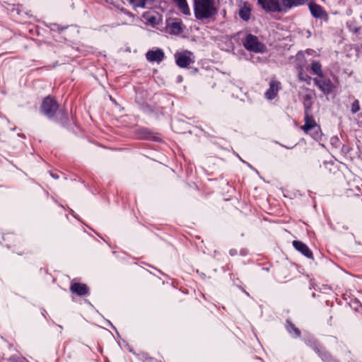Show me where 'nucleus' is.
Masks as SVG:
<instances>
[{
	"label": "nucleus",
	"mask_w": 362,
	"mask_h": 362,
	"mask_svg": "<svg viewBox=\"0 0 362 362\" xmlns=\"http://www.w3.org/2000/svg\"><path fill=\"white\" fill-rule=\"evenodd\" d=\"M217 0H194V13L197 20L204 21L217 14Z\"/></svg>",
	"instance_id": "1"
},
{
	"label": "nucleus",
	"mask_w": 362,
	"mask_h": 362,
	"mask_svg": "<svg viewBox=\"0 0 362 362\" xmlns=\"http://www.w3.org/2000/svg\"><path fill=\"white\" fill-rule=\"evenodd\" d=\"M305 124L301 127V129L315 140H319L322 136L320 127L316 123L315 119L309 113V108L305 107Z\"/></svg>",
	"instance_id": "2"
},
{
	"label": "nucleus",
	"mask_w": 362,
	"mask_h": 362,
	"mask_svg": "<svg viewBox=\"0 0 362 362\" xmlns=\"http://www.w3.org/2000/svg\"><path fill=\"white\" fill-rule=\"evenodd\" d=\"M243 45L247 50L255 53H263L266 50L265 45L259 42L257 36L250 33L247 34L243 40Z\"/></svg>",
	"instance_id": "3"
},
{
	"label": "nucleus",
	"mask_w": 362,
	"mask_h": 362,
	"mask_svg": "<svg viewBox=\"0 0 362 362\" xmlns=\"http://www.w3.org/2000/svg\"><path fill=\"white\" fill-rule=\"evenodd\" d=\"M59 110L58 103L49 96L46 97L42 103L41 111L48 118L53 119Z\"/></svg>",
	"instance_id": "4"
},
{
	"label": "nucleus",
	"mask_w": 362,
	"mask_h": 362,
	"mask_svg": "<svg viewBox=\"0 0 362 362\" xmlns=\"http://www.w3.org/2000/svg\"><path fill=\"white\" fill-rule=\"evenodd\" d=\"M174 57L176 64L180 68H187L194 62L193 53L188 50L177 52L174 54Z\"/></svg>",
	"instance_id": "5"
},
{
	"label": "nucleus",
	"mask_w": 362,
	"mask_h": 362,
	"mask_svg": "<svg viewBox=\"0 0 362 362\" xmlns=\"http://www.w3.org/2000/svg\"><path fill=\"white\" fill-rule=\"evenodd\" d=\"M313 81L315 85L325 95H329L334 90L335 86L332 83L330 78L325 77L324 75L318 78H315Z\"/></svg>",
	"instance_id": "6"
},
{
	"label": "nucleus",
	"mask_w": 362,
	"mask_h": 362,
	"mask_svg": "<svg viewBox=\"0 0 362 362\" xmlns=\"http://www.w3.org/2000/svg\"><path fill=\"white\" fill-rule=\"evenodd\" d=\"M135 136L139 139L149 140L153 141H158L160 140V136L158 133L146 127H139L135 130Z\"/></svg>",
	"instance_id": "7"
},
{
	"label": "nucleus",
	"mask_w": 362,
	"mask_h": 362,
	"mask_svg": "<svg viewBox=\"0 0 362 362\" xmlns=\"http://www.w3.org/2000/svg\"><path fill=\"white\" fill-rule=\"evenodd\" d=\"M261 8L267 12H282L281 0H257Z\"/></svg>",
	"instance_id": "8"
},
{
	"label": "nucleus",
	"mask_w": 362,
	"mask_h": 362,
	"mask_svg": "<svg viewBox=\"0 0 362 362\" xmlns=\"http://www.w3.org/2000/svg\"><path fill=\"white\" fill-rule=\"evenodd\" d=\"M308 7L312 16L314 18L322 19L325 22L328 21V14L320 5L310 2L308 4Z\"/></svg>",
	"instance_id": "9"
},
{
	"label": "nucleus",
	"mask_w": 362,
	"mask_h": 362,
	"mask_svg": "<svg viewBox=\"0 0 362 362\" xmlns=\"http://www.w3.org/2000/svg\"><path fill=\"white\" fill-rule=\"evenodd\" d=\"M281 89V83L275 79H272L269 82V88L265 92V98L268 100H273L277 96L279 90Z\"/></svg>",
	"instance_id": "10"
},
{
	"label": "nucleus",
	"mask_w": 362,
	"mask_h": 362,
	"mask_svg": "<svg viewBox=\"0 0 362 362\" xmlns=\"http://www.w3.org/2000/svg\"><path fill=\"white\" fill-rule=\"evenodd\" d=\"M292 244L293 247L308 259H313V254L312 251L304 243L300 240H293Z\"/></svg>",
	"instance_id": "11"
},
{
	"label": "nucleus",
	"mask_w": 362,
	"mask_h": 362,
	"mask_svg": "<svg viewBox=\"0 0 362 362\" xmlns=\"http://www.w3.org/2000/svg\"><path fill=\"white\" fill-rule=\"evenodd\" d=\"M146 59L150 62H160L165 57V54L161 49L149 50L146 54Z\"/></svg>",
	"instance_id": "12"
},
{
	"label": "nucleus",
	"mask_w": 362,
	"mask_h": 362,
	"mask_svg": "<svg viewBox=\"0 0 362 362\" xmlns=\"http://www.w3.org/2000/svg\"><path fill=\"white\" fill-rule=\"evenodd\" d=\"M184 25L181 21L168 22L166 25V30L172 35H178L184 30Z\"/></svg>",
	"instance_id": "13"
},
{
	"label": "nucleus",
	"mask_w": 362,
	"mask_h": 362,
	"mask_svg": "<svg viewBox=\"0 0 362 362\" xmlns=\"http://www.w3.org/2000/svg\"><path fill=\"white\" fill-rule=\"evenodd\" d=\"M70 291L73 293L82 296L89 293V288L86 284L81 283H73L70 286Z\"/></svg>",
	"instance_id": "14"
},
{
	"label": "nucleus",
	"mask_w": 362,
	"mask_h": 362,
	"mask_svg": "<svg viewBox=\"0 0 362 362\" xmlns=\"http://www.w3.org/2000/svg\"><path fill=\"white\" fill-rule=\"evenodd\" d=\"M309 0H281L282 12H286L293 7L302 6L308 2Z\"/></svg>",
	"instance_id": "15"
},
{
	"label": "nucleus",
	"mask_w": 362,
	"mask_h": 362,
	"mask_svg": "<svg viewBox=\"0 0 362 362\" xmlns=\"http://www.w3.org/2000/svg\"><path fill=\"white\" fill-rule=\"evenodd\" d=\"M238 14L240 18L243 21H249L251 16L250 6L247 3H245L243 6L240 8Z\"/></svg>",
	"instance_id": "16"
},
{
	"label": "nucleus",
	"mask_w": 362,
	"mask_h": 362,
	"mask_svg": "<svg viewBox=\"0 0 362 362\" xmlns=\"http://www.w3.org/2000/svg\"><path fill=\"white\" fill-rule=\"evenodd\" d=\"M286 328L288 332L294 338L299 337L300 336V331L297 328L294 324L289 320L286 321Z\"/></svg>",
	"instance_id": "17"
},
{
	"label": "nucleus",
	"mask_w": 362,
	"mask_h": 362,
	"mask_svg": "<svg viewBox=\"0 0 362 362\" xmlns=\"http://www.w3.org/2000/svg\"><path fill=\"white\" fill-rule=\"evenodd\" d=\"M309 71L313 74L317 75L318 77H320L322 75H324L322 65L318 61L313 60L311 62Z\"/></svg>",
	"instance_id": "18"
},
{
	"label": "nucleus",
	"mask_w": 362,
	"mask_h": 362,
	"mask_svg": "<svg viewBox=\"0 0 362 362\" xmlns=\"http://www.w3.org/2000/svg\"><path fill=\"white\" fill-rule=\"evenodd\" d=\"M143 17L146 20V23L150 25L155 26L158 25L160 23V18L158 17L157 15L151 14L150 13H145Z\"/></svg>",
	"instance_id": "19"
},
{
	"label": "nucleus",
	"mask_w": 362,
	"mask_h": 362,
	"mask_svg": "<svg viewBox=\"0 0 362 362\" xmlns=\"http://www.w3.org/2000/svg\"><path fill=\"white\" fill-rule=\"evenodd\" d=\"M128 3L134 8H146L148 2H153L154 0H127Z\"/></svg>",
	"instance_id": "20"
},
{
	"label": "nucleus",
	"mask_w": 362,
	"mask_h": 362,
	"mask_svg": "<svg viewBox=\"0 0 362 362\" xmlns=\"http://www.w3.org/2000/svg\"><path fill=\"white\" fill-rule=\"evenodd\" d=\"M305 343L307 346L311 348L315 353L320 352V349L322 346H321L317 340L313 338H309L305 340Z\"/></svg>",
	"instance_id": "21"
},
{
	"label": "nucleus",
	"mask_w": 362,
	"mask_h": 362,
	"mask_svg": "<svg viewBox=\"0 0 362 362\" xmlns=\"http://www.w3.org/2000/svg\"><path fill=\"white\" fill-rule=\"evenodd\" d=\"M320 352H317L316 354L322 358V360L325 362H332V357L331 354L325 349V347L322 346L320 349Z\"/></svg>",
	"instance_id": "22"
},
{
	"label": "nucleus",
	"mask_w": 362,
	"mask_h": 362,
	"mask_svg": "<svg viewBox=\"0 0 362 362\" xmlns=\"http://www.w3.org/2000/svg\"><path fill=\"white\" fill-rule=\"evenodd\" d=\"M176 5L183 14L189 15L190 13V10L186 0H180Z\"/></svg>",
	"instance_id": "23"
},
{
	"label": "nucleus",
	"mask_w": 362,
	"mask_h": 362,
	"mask_svg": "<svg viewBox=\"0 0 362 362\" xmlns=\"http://www.w3.org/2000/svg\"><path fill=\"white\" fill-rule=\"evenodd\" d=\"M298 77L300 81H304L308 85L310 83L311 78L305 73L303 68L300 67L298 69Z\"/></svg>",
	"instance_id": "24"
},
{
	"label": "nucleus",
	"mask_w": 362,
	"mask_h": 362,
	"mask_svg": "<svg viewBox=\"0 0 362 362\" xmlns=\"http://www.w3.org/2000/svg\"><path fill=\"white\" fill-rule=\"evenodd\" d=\"M360 110V105H359V102L358 100H355L352 104H351V112L353 113V114H356V112H358V111Z\"/></svg>",
	"instance_id": "25"
},
{
	"label": "nucleus",
	"mask_w": 362,
	"mask_h": 362,
	"mask_svg": "<svg viewBox=\"0 0 362 362\" xmlns=\"http://www.w3.org/2000/svg\"><path fill=\"white\" fill-rule=\"evenodd\" d=\"M331 144L335 147H338V144H339V139L337 136H334L331 138Z\"/></svg>",
	"instance_id": "26"
},
{
	"label": "nucleus",
	"mask_w": 362,
	"mask_h": 362,
	"mask_svg": "<svg viewBox=\"0 0 362 362\" xmlns=\"http://www.w3.org/2000/svg\"><path fill=\"white\" fill-rule=\"evenodd\" d=\"M229 254L230 256H235L238 254L237 250L235 249H230L229 250Z\"/></svg>",
	"instance_id": "27"
},
{
	"label": "nucleus",
	"mask_w": 362,
	"mask_h": 362,
	"mask_svg": "<svg viewBox=\"0 0 362 362\" xmlns=\"http://www.w3.org/2000/svg\"><path fill=\"white\" fill-rule=\"evenodd\" d=\"M59 113H60V114L62 115V116L63 117H64V119H67V118H68V115H67V113H66V112H65L64 111L61 110V111H59Z\"/></svg>",
	"instance_id": "28"
},
{
	"label": "nucleus",
	"mask_w": 362,
	"mask_h": 362,
	"mask_svg": "<svg viewBox=\"0 0 362 362\" xmlns=\"http://www.w3.org/2000/svg\"><path fill=\"white\" fill-rule=\"evenodd\" d=\"M50 175L54 179H58L59 178V175L57 174H56V173H51Z\"/></svg>",
	"instance_id": "29"
},
{
	"label": "nucleus",
	"mask_w": 362,
	"mask_h": 362,
	"mask_svg": "<svg viewBox=\"0 0 362 362\" xmlns=\"http://www.w3.org/2000/svg\"><path fill=\"white\" fill-rule=\"evenodd\" d=\"M145 362H155L153 358H146Z\"/></svg>",
	"instance_id": "30"
},
{
	"label": "nucleus",
	"mask_w": 362,
	"mask_h": 362,
	"mask_svg": "<svg viewBox=\"0 0 362 362\" xmlns=\"http://www.w3.org/2000/svg\"><path fill=\"white\" fill-rule=\"evenodd\" d=\"M182 81V77L181 76H178L177 78V81L180 83Z\"/></svg>",
	"instance_id": "31"
},
{
	"label": "nucleus",
	"mask_w": 362,
	"mask_h": 362,
	"mask_svg": "<svg viewBox=\"0 0 362 362\" xmlns=\"http://www.w3.org/2000/svg\"><path fill=\"white\" fill-rule=\"evenodd\" d=\"M358 30H359V29H358V28H354V29L353 30V31H354V33H358Z\"/></svg>",
	"instance_id": "32"
},
{
	"label": "nucleus",
	"mask_w": 362,
	"mask_h": 362,
	"mask_svg": "<svg viewBox=\"0 0 362 362\" xmlns=\"http://www.w3.org/2000/svg\"><path fill=\"white\" fill-rule=\"evenodd\" d=\"M45 313H46V311H45V310H44V313H42V315H43L44 316H45Z\"/></svg>",
	"instance_id": "33"
},
{
	"label": "nucleus",
	"mask_w": 362,
	"mask_h": 362,
	"mask_svg": "<svg viewBox=\"0 0 362 362\" xmlns=\"http://www.w3.org/2000/svg\"><path fill=\"white\" fill-rule=\"evenodd\" d=\"M13 359H14L13 357L10 358V360L12 361H13Z\"/></svg>",
	"instance_id": "34"
}]
</instances>
